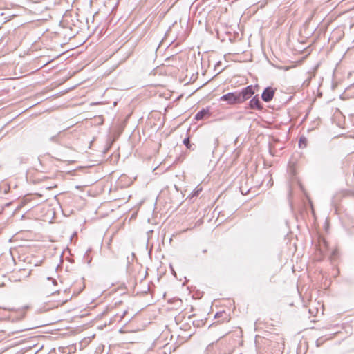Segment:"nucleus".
Listing matches in <instances>:
<instances>
[{
  "label": "nucleus",
  "mask_w": 354,
  "mask_h": 354,
  "mask_svg": "<svg viewBox=\"0 0 354 354\" xmlns=\"http://www.w3.org/2000/svg\"><path fill=\"white\" fill-rule=\"evenodd\" d=\"M220 100L227 102L230 105L241 103V95H239V93H228L223 95Z\"/></svg>",
  "instance_id": "f257e3e1"
},
{
  "label": "nucleus",
  "mask_w": 354,
  "mask_h": 354,
  "mask_svg": "<svg viewBox=\"0 0 354 354\" xmlns=\"http://www.w3.org/2000/svg\"><path fill=\"white\" fill-rule=\"evenodd\" d=\"M254 94V88L250 85L244 88L239 95H241V103L249 99L252 95Z\"/></svg>",
  "instance_id": "f03ea898"
},
{
  "label": "nucleus",
  "mask_w": 354,
  "mask_h": 354,
  "mask_svg": "<svg viewBox=\"0 0 354 354\" xmlns=\"http://www.w3.org/2000/svg\"><path fill=\"white\" fill-rule=\"evenodd\" d=\"M317 250L322 254H326L329 251V245L328 241L324 238H320L318 241Z\"/></svg>",
  "instance_id": "7ed1b4c3"
},
{
  "label": "nucleus",
  "mask_w": 354,
  "mask_h": 354,
  "mask_svg": "<svg viewBox=\"0 0 354 354\" xmlns=\"http://www.w3.org/2000/svg\"><path fill=\"white\" fill-rule=\"evenodd\" d=\"M274 95V91L271 88H267L264 90L262 93V99L265 102H270L272 100Z\"/></svg>",
  "instance_id": "20e7f679"
},
{
  "label": "nucleus",
  "mask_w": 354,
  "mask_h": 354,
  "mask_svg": "<svg viewBox=\"0 0 354 354\" xmlns=\"http://www.w3.org/2000/svg\"><path fill=\"white\" fill-rule=\"evenodd\" d=\"M250 107L251 109H258L260 110L262 109L261 102L259 100L258 97H254L250 101Z\"/></svg>",
  "instance_id": "39448f33"
},
{
  "label": "nucleus",
  "mask_w": 354,
  "mask_h": 354,
  "mask_svg": "<svg viewBox=\"0 0 354 354\" xmlns=\"http://www.w3.org/2000/svg\"><path fill=\"white\" fill-rule=\"evenodd\" d=\"M208 114H209L208 111L203 109L196 113L195 118L197 120H202L205 115H207Z\"/></svg>",
  "instance_id": "423d86ee"
},
{
  "label": "nucleus",
  "mask_w": 354,
  "mask_h": 354,
  "mask_svg": "<svg viewBox=\"0 0 354 354\" xmlns=\"http://www.w3.org/2000/svg\"><path fill=\"white\" fill-rule=\"evenodd\" d=\"M183 143L186 145L187 148H190V141L189 138H185L183 140Z\"/></svg>",
  "instance_id": "0eeeda50"
},
{
  "label": "nucleus",
  "mask_w": 354,
  "mask_h": 354,
  "mask_svg": "<svg viewBox=\"0 0 354 354\" xmlns=\"http://www.w3.org/2000/svg\"><path fill=\"white\" fill-rule=\"evenodd\" d=\"M53 301H56L55 300H53ZM58 301V304L56 306V307H58L59 306H62V304H64L66 300H64V301Z\"/></svg>",
  "instance_id": "6e6552de"
}]
</instances>
